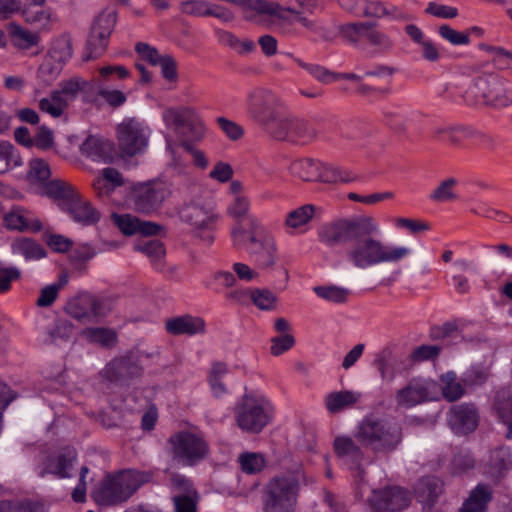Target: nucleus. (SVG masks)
I'll return each instance as SVG.
<instances>
[{
	"label": "nucleus",
	"mask_w": 512,
	"mask_h": 512,
	"mask_svg": "<svg viewBox=\"0 0 512 512\" xmlns=\"http://www.w3.org/2000/svg\"><path fill=\"white\" fill-rule=\"evenodd\" d=\"M339 5L349 13L366 18L363 21L340 26L341 36L353 45L365 43L368 46L365 48L367 59L380 53L384 39L382 25L384 5L380 1L367 0H339Z\"/></svg>",
	"instance_id": "obj_1"
},
{
	"label": "nucleus",
	"mask_w": 512,
	"mask_h": 512,
	"mask_svg": "<svg viewBox=\"0 0 512 512\" xmlns=\"http://www.w3.org/2000/svg\"><path fill=\"white\" fill-rule=\"evenodd\" d=\"M246 229L237 223L231 230L232 245L244 250L259 269H271L278 259L275 237L268 232L256 217L248 218Z\"/></svg>",
	"instance_id": "obj_2"
},
{
	"label": "nucleus",
	"mask_w": 512,
	"mask_h": 512,
	"mask_svg": "<svg viewBox=\"0 0 512 512\" xmlns=\"http://www.w3.org/2000/svg\"><path fill=\"white\" fill-rule=\"evenodd\" d=\"M152 473L124 469L107 474L94 492L95 501L102 506H116L127 502L144 484L150 482Z\"/></svg>",
	"instance_id": "obj_3"
},
{
	"label": "nucleus",
	"mask_w": 512,
	"mask_h": 512,
	"mask_svg": "<svg viewBox=\"0 0 512 512\" xmlns=\"http://www.w3.org/2000/svg\"><path fill=\"white\" fill-rule=\"evenodd\" d=\"M236 426L243 432L260 433L273 419V407L262 396L243 395L233 407Z\"/></svg>",
	"instance_id": "obj_4"
},
{
	"label": "nucleus",
	"mask_w": 512,
	"mask_h": 512,
	"mask_svg": "<svg viewBox=\"0 0 512 512\" xmlns=\"http://www.w3.org/2000/svg\"><path fill=\"white\" fill-rule=\"evenodd\" d=\"M181 219L193 226L194 234L205 244L210 245L213 240L217 215L214 205L208 198L197 197L185 203L180 211Z\"/></svg>",
	"instance_id": "obj_5"
},
{
	"label": "nucleus",
	"mask_w": 512,
	"mask_h": 512,
	"mask_svg": "<svg viewBox=\"0 0 512 512\" xmlns=\"http://www.w3.org/2000/svg\"><path fill=\"white\" fill-rule=\"evenodd\" d=\"M168 446L172 459L183 466H194L209 453V445L203 436L189 431L171 435Z\"/></svg>",
	"instance_id": "obj_6"
},
{
	"label": "nucleus",
	"mask_w": 512,
	"mask_h": 512,
	"mask_svg": "<svg viewBox=\"0 0 512 512\" xmlns=\"http://www.w3.org/2000/svg\"><path fill=\"white\" fill-rule=\"evenodd\" d=\"M279 96L266 88H255L247 94V112L268 133L283 114Z\"/></svg>",
	"instance_id": "obj_7"
},
{
	"label": "nucleus",
	"mask_w": 512,
	"mask_h": 512,
	"mask_svg": "<svg viewBox=\"0 0 512 512\" xmlns=\"http://www.w3.org/2000/svg\"><path fill=\"white\" fill-rule=\"evenodd\" d=\"M297 476H276L267 484L265 489V512H292L299 492Z\"/></svg>",
	"instance_id": "obj_8"
},
{
	"label": "nucleus",
	"mask_w": 512,
	"mask_h": 512,
	"mask_svg": "<svg viewBox=\"0 0 512 512\" xmlns=\"http://www.w3.org/2000/svg\"><path fill=\"white\" fill-rule=\"evenodd\" d=\"M268 134L275 140L305 146L317 139L318 130L307 119L282 114Z\"/></svg>",
	"instance_id": "obj_9"
},
{
	"label": "nucleus",
	"mask_w": 512,
	"mask_h": 512,
	"mask_svg": "<svg viewBox=\"0 0 512 512\" xmlns=\"http://www.w3.org/2000/svg\"><path fill=\"white\" fill-rule=\"evenodd\" d=\"M375 229L372 218L361 217L353 220H340L323 227L319 237L320 240L329 245L345 243L355 240L356 237L370 234Z\"/></svg>",
	"instance_id": "obj_10"
},
{
	"label": "nucleus",
	"mask_w": 512,
	"mask_h": 512,
	"mask_svg": "<svg viewBox=\"0 0 512 512\" xmlns=\"http://www.w3.org/2000/svg\"><path fill=\"white\" fill-rule=\"evenodd\" d=\"M150 129L145 123L128 118L117 126L118 148L123 156H135L148 146Z\"/></svg>",
	"instance_id": "obj_11"
},
{
	"label": "nucleus",
	"mask_w": 512,
	"mask_h": 512,
	"mask_svg": "<svg viewBox=\"0 0 512 512\" xmlns=\"http://www.w3.org/2000/svg\"><path fill=\"white\" fill-rule=\"evenodd\" d=\"M112 306L113 301L109 297L81 293L68 301L65 311L78 321L91 322L107 315Z\"/></svg>",
	"instance_id": "obj_12"
},
{
	"label": "nucleus",
	"mask_w": 512,
	"mask_h": 512,
	"mask_svg": "<svg viewBox=\"0 0 512 512\" xmlns=\"http://www.w3.org/2000/svg\"><path fill=\"white\" fill-rule=\"evenodd\" d=\"M143 368L136 353L128 351L114 357L101 371L104 380L118 385H128L134 379L141 377Z\"/></svg>",
	"instance_id": "obj_13"
},
{
	"label": "nucleus",
	"mask_w": 512,
	"mask_h": 512,
	"mask_svg": "<svg viewBox=\"0 0 512 512\" xmlns=\"http://www.w3.org/2000/svg\"><path fill=\"white\" fill-rule=\"evenodd\" d=\"M333 450L339 459L357 470L355 476L357 483L355 496L359 500L363 499L362 489L365 486V481L361 465L364 460V452L361 444L349 435H338L334 438Z\"/></svg>",
	"instance_id": "obj_14"
},
{
	"label": "nucleus",
	"mask_w": 512,
	"mask_h": 512,
	"mask_svg": "<svg viewBox=\"0 0 512 512\" xmlns=\"http://www.w3.org/2000/svg\"><path fill=\"white\" fill-rule=\"evenodd\" d=\"M378 233L379 228L375 224V229L370 234L355 238L353 248L347 253L348 259L355 266L366 268L384 261V246L374 237Z\"/></svg>",
	"instance_id": "obj_15"
},
{
	"label": "nucleus",
	"mask_w": 512,
	"mask_h": 512,
	"mask_svg": "<svg viewBox=\"0 0 512 512\" xmlns=\"http://www.w3.org/2000/svg\"><path fill=\"white\" fill-rule=\"evenodd\" d=\"M276 11V13H272V17H276L281 21L279 24V31L287 37L296 36L298 31L293 26V20L290 15L295 16V21L299 22L304 28L318 34L325 41H331L333 37L331 36L330 31L320 25H317L314 20L308 19L307 17L302 15V12L297 9L295 6H289L287 8H281Z\"/></svg>",
	"instance_id": "obj_16"
},
{
	"label": "nucleus",
	"mask_w": 512,
	"mask_h": 512,
	"mask_svg": "<svg viewBox=\"0 0 512 512\" xmlns=\"http://www.w3.org/2000/svg\"><path fill=\"white\" fill-rule=\"evenodd\" d=\"M355 439L365 448L381 451L384 448V418L379 413L366 415L357 425Z\"/></svg>",
	"instance_id": "obj_17"
},
{
	"label": "nucleus",
	"mask_w": 512,
	"mask_h": 512,
	"mask_svg": "<svg viewBox=\"0 0 512 512\" xmlns=\"http://www.w3.org/2000/svg\"><path fill=\"white\" fill-rule=\"evenodd\" d=\"M170 191L163 182H150L136 187L133 191L134 209L142 213H151L157 210Z\"/></svg>",
	"instance_id": "obj_18"
},
{
	"label": "nucleus",
	"mask_w": 512,
	"mask_h": 512,
	"mask_svg": "<svg viewBox=\"0 0 512 512\" xmlns=\"http://www.w3.org/2000/svg\"><path fill=\"white\" fill-rule=\"evenodd\" d=\"M447 421L455 434L466 435L478 426V410L474 404L470 403L453 405L449 410Z\"/></svg>",
	"instance_id": "obj_19"
},
{
	"label": "nucleus",
	"mask_w": 512,
	"mask_h": 512,
	"mask_svg": "<svg viewBox=\"0 0 512 512\" xmlns=\"http://www.w3.org/2000/svg\"><path fill=\"white\" fill-rule=\"evenodd\" d=\"M76 457V452L71 449L64 450L55 456L47 457L39 471V476L43 478L47 474H52L58 478L71 477L70 471L73 469Z\"/></svg>",
	"instance_id": "obj_20"
},
{
	"label": "nucleus",
	"mask_w": 512,
	"mask_h": 512,
	"mask_svg": "<svg viewBox=\"0 0 512 512\" xmlns=\"http://www.w3.org/2000/svg\"><path fill=\"white\" fill-rule=\"evenodd\" d=\"M414 493L424 510H431L443 492V482L436 476L426 475L417 480Z\"/></svg>",
	"instance_id": "obj_21"
},
{
	"label": "nucleus",
	"mask_w": 512,
	"mask_h": 512,
	"mask_svg": "<svg viewBox=\"0 0 512 512\" xmlns=\"http://www.w3.org/2000/svg\"><path fill=\"white\" fill-rule=\"evenodd\" d=\"M62 210L67 212L74 221L83 225H93L100 219V213L78 192L68 202H64Z\"/></svg>",
	"instance_id": "obj_22"
},
{
	"label": "nucleus",
	"mask_w": 512,
	"mask_h": 512,
	"mask_svg": "<svg viewBox=\"0 0 512 512\" xmlns=\"http://www.w3.org/2000/svg\"><path fill=\"white\" fill-rule=\"evenodd\" d=\"M361 393L353 390L331 391L324 396L323 404L329 414L336 415L356 407Z\"/></svg>",
	"instance_id": "obj_23"
},
{
	"label": "nucleus",
	"mask_w": 512,
	"mask_h": 512,
	"mask_svg": "<svg viewBox=\"0 0 512 512\" xmlns=\"http://www.w3.org/2000/svg\"><path fill=\"white\" fill-rule=\"evenodd\" d=\"M165 328L169 334L174 336H193L205 332V321L201 317L185 314L167 319L165 322Z\"/></svg>",
	"instance_id": "obj_24"
},
{
	"label": "nucleus",
	"mask_w": 512,
	"mask_h": 512,
	"mask_svg": "<svg viewBox=\"0 0 512 512\" xmlns=\"http://www.w3.org/2000/svg\"><path fill=\"white\" fill-rule=\"evenodd\" d=\"M114 221L119 230L125 235L142 234L145 236L157 235L162 227L154 222L143 221L130 214L115 215Z\"/></svg>",
	"instance_id": "obj_25"
},
{
	"label": "nucleus",
	"mask_w": 512,
	"mask_h": 512,
	"mask_svg": "<svg viewBox=\"0 0 512 512\" xmlns=\"http://www.w3.org/2000/svg\"><path fill=\"white\" fill-rule=\"evenodd\" d=\"M432 399L429 383L410 381L404 388L398 390L396 401L399 406L413 407Z\"/></svg>",
	"instance_id": "obj_26"
},
{
	"label": "nucleus",
	"mask_w": 512,
	"mask_h": 512,
	"mask_svg": "<svg viewBox=\"0 0 512 512\" xmlns=\"http://www.w3.org/2000/svg\"><path fill=\"white\" fill-rule=\"evenodd\" d=\"M81 153L95 162L111 163L114 159V148L111 142L89 136L80 146Z\"/></svg>",
	"instance_id": "obj_27"
},
{
	"label": "nucleus",
	"mask_w": 512,
	"mask_h": 512,
	"mask_svg": "<svg viewBox=\"0 0 512 512\" xmlns=\"http://www.w3.org/2000/svg\"><path fill=\"white\" fill-rule=\"evenodd\" d=\"M493 491L486 484H478L469 494L459 512H486L488 503L492 500Z\"/></svg>",
	"instance_id": "obj_28"
},
{
	"label": "nucleus",
	"mask_w": 512,
	"mask_h": 512,
	"mask_svg": "<svg viewBox=\"0 0 512 512\" xmlns=\"http://www.w3.org/2000/svg\"><path fill=\"white\" fill-rule=\"evenodd\" d=\"M494 407L500 420L507 425L506 438L512 439V390L500 389L496 393Z\"/></svg>",
	"instance_id": "obj_29"
},
{
	"label": "nucleus",
	"mask_w": 512,
	"mask_h": 512,
	"mask_svg": "<svg viewBox=\"0 0 512 512\" xmlns=\"http://www.w3.org/2000/svg\"><path fill=\"white\" fill-rule=\"evenodd\" d=\"M321 162L312 158L294 160L289 167L291 174L303 181H318Z\"/></svg>",
	"instance_id": "obj_30"
},
{
	"label": "nucleus",
	"mask_w": 512,
	"mask_h": 512,
	"mask_svg": "<svg viewBox=\"0 0 512 512\" xmlns=\"http://www.w3.org/2000/svg\"><path fill=\"white\" fill-rule=\"evenodd\" d=\"M485 104L492 107H508L512 105V85L507 82L497 83L483 94Z\"/></svg>",
	"instance_id": "obj_31"
},
{
	"label": "nucleus",
	"mask_w": 512,
	"mask_h": 512,
	"mask_svg": "<svg viewBox=\"0 0 512 512\" xmlns=\"http://www.w3.org/2000/svg\"><path fill=\"white\" fill-rule=\"evenodd\" d=\"M412 500L408 489L397 486H386V512H401L406 509Z\"/></svg>",
	"instance_id": "obj_32"
},
{
	"label": "nucleus",
	"mask_w": 512,
	"mask_h": 512,
	"mask_svg": "<svg viewBox=\"0 0 512 512\" xmlns=\"http://www.w3.org/2000/svg\"><path fill=\"white\" fill-rule=\"evenodd\" d=\"M196 113L187 107L169 108L163 113L165 122L173 126L177 133H185L187 126H193L192 119Z\"/></svg>",
	"instance_id": "obj_33"
},
{
	"label": "nucleus",
	"mask_w": 512,
	"mask_h": 512,
	"mask_svg": "<svg viewBox=\"0 0 512 512\" xmlns=\"http://www.w3.org/2000/svg\"><path fill=\"white\" fill-rule=\"evenodd\" d=\"M41 193L47 197L59 201V206L62 209L64 202H68L70 198L76 193L74 188L62 180L47 181L42 186Z\"/></svg>",
	"instance_id": "obj_34"
},
{
	"label": "nucleus",
	"mask_w": 512,
	"mask_h": 512,
	"mask_svg": "<svg viewBox=\"0 0 512 512\" xmlns=\"http://www.w3.org/2000/svg\"><path fill=\"white\" fill-rule=\"evenodd\" d=\"M73 47L71 38L68 35H61L56 38L51 45L45 57L50 58L52 61L64 65L72 58Z\"/></svg>",
	"instance_id": "obj_35"
},
{
	"label": "nucleus",
	"mask_w": 512,
	"mask_h": 512,
	"mask_svg": "<svg viewBox=\"0 0 512 512\" xmlns=\"http://www.w3.org/2000/svg\"><path fill=\"white\" fill-rule=\"evenodd\" d=\"M14 254L25 257L26 260H37L46 256L44 248L31 238H17L11 244Z\"/></svg>",
	"instance_id": "obj_36"
},
{
	"label": "nucleus",
	"mask_w": 512,
	"mask_h": 512,
	"mask_svg": "<svg viewBox=\"0 0 512 512\" xmlns=\"http://www.w3.org/2000/svg\"><path fill=\"white\" fill-rule=\"evenodd\" d=\"M135 250L145 254L157 270L163 271L162 259L166 252L161 241L156 239L140 241L135 245Z\"/></svg>",
	"instance_id": "obj_37"
},
{
	"label": "nucleus",
	"mask_w": 512,
	"mask_h": 512,
	"mask_svg": "<svg viewBox=\"0 0 512 512\" xmlns=\"http://www.w3.org/2000/svg\"><path fill=\"white\" fill-rule=\"evenodd\" d=\"M4 224L10 230L25 231L32 229L38 231L41 229V223L38 220L30 221L19 208L13 209L4 216Z\"/></svg>",
	"instance_id": "obj_38"
},
{
	"label": "nucleus",
	"mask_w": 512,
	"mask_h": 512,
	"mask_svg": "<svg viewBox=\"0 0 512 512\" xmlns=\"http://www.w3.org/2000/svg\"><path fill=\"white\" fill-rule=\"evenodd\" d=\"M117 22V12L115 10H103L93 21L90 32L98 34V38H110L111 33Z\"/></svg>",
	"instance_id": "obj_39"
},
{
	"label": "nucleus",
	"mask_w": 512,
	"mask_h": 512,
	"mask_svg": "<svg viewBox=\"0 0 512 512\" xmlns=\"http://www.w3.org/2000/svg\"><path fill=\"white\" fill-rule=\"evenodd\" d=\"M10 36L15 47L22 50L30 49L38 45L40 35L22 28L20 25L12 23L10 25Z\"/></svg>",
	"instance_id": "obj_40"
},
{
	"label": "nucleus",
	"mask_w": 512,
	"mask_h": 512,
	"mask_svg": "<svg viewBox=\"0 0 512 512\" xmlns=\"http://www.w3.org/2000/svg\"><path fill=\"white\" fill-rule=\"evenodd\" d=\"M354 179L355 176L350 171L342 169L341 167L334 166L332 164L321 162L318 181L334 184L338 182L347 183L353 181Z\"/></svg>",
	"instance_id": "obj_41"
},
{
	"label": "nucleus",
	"mask_w": 512,
	"mask_h": 512,
	"mask_svg": "<svg viewBox=\"0 0 512 512\" xmlns=\"http://www.w3.org/2000/svg\"><path fill=\"white\" fill-rule=\"evenodd\" d=\"M82 335L88 342L107 348L113 347L117 342L116 332L109 328H86L83 330Z\"/></svg>",
	"instance_id": "obj_42"
},
{
	"label": "nucleus",
	"mask_w": 512,
	"mask_h": 512,
	"mask_svg": "<svg viewBox=\"0 0 512 512\" xmlns=\"http://www.w3.org/2000/svg\"><path fill=\"white\" fill-rule=\"evenodd\" d=\"M441 382L443 384L442 395L447 401H457L464 395L465 390L461 383L457 382V377L454 372H447L442 375Z\"/></svg>",
	"instance_id": "obj_43"
},
{
	"label": "nucleus",
	"mask_w": 512,
	"mask_h": 512,
	"mask_svg": "<svg viewBox=\"0 0 512 512\" xmlns=\"http://www.w3.org/2000/svg\"><path fill=\"white\" fill-rule=\"evenodd\" d=\"M63 66L45 57L37 70V78L44 86H50L60 75Z\"/></svg>",
	"instance_id": "obj_44"
},
{
	"label": "nucleus",
	"mask_w": 512,
	"mask_h": 512,
	"mask_svg": "<svg viewBox=\"0 0 512 512\" xmlns=\"http://www.w3.org/2000/svg\"><path fill=\"white\" fill-rule=\"evenodd\" d=\"M73 334V325L67 320H58L55 325L47 331L44 342L47 344H58L68 341Z\"/></svg>",
	"instance_id": "obj_45"
},
{
	"label": "nucleus",
	"mask_w": 512,
	"mask_h": 512,
	"mask_svg": "<svg viewBox=\"0 0 512 512\" xmlns=\"http://www.w3.org/2000/svg\"><path fill=\"white\" fill-rule=\"evenodd\" d=\"M315 206L306 204L287 214L285 225L291 228H298L307 224L313 217Z\"/></svg>",
	"instance_id": "obj_46"
},
{
	"label": "nucleus",
	"mask_w": 512,
	"mask_h": 512,
	"mask_svg": "<svg viewBox=\"0 0 512 512\" xmlns=\"http://www.w3.org/2000/svg\"><path fill=\"white\" fill-rule=\"evenodd\" d=\"M457 180L455 178H447L441 181L438 186L433 190L430 198L435 202H449L457 199L455 187Z\"/></svg>",
	"instance_id": "obj_47"
},
{
	"label": "nucleus",
	"mask_w": 512,
	"mask_h": 512,
	"mask_svg": "<svg viewBox=\"0 0 512 512\" xmlns=\"http://www.w3.org/2000/svg\"><path fill=\"white\" fill-rule=\"evenodd\" d=\"M50 174V167L44 160L37 158L30 161L27 178L31 183L43 186L49 179Z\"/></svg>",
	"instance_id": "obj_48"
},
{
	"label": "nucleus",
	"mask_w": 512,
	"mask_h": 512,
	"mask_svg": "<svg viewBox=\"0 0 512 512\" xmlns=\"http://www.w3.org/2000/svg\"><path fill=\"white\" fill-rule=\"evenodd\" d=\"M108 42L109 39L104 37L98 38V34L90 32L86 43V52L83 55V61L87 62L103 55L107 49Z\"/></svg>",
	"instance_id": "obj_49"
},
{
	"label": "nucleus",
	"mask_w": 512,
	"mask_h": 512,
	"mask_svg": "<svg viewBox=\"0 0 512 512\" xmlns=\"http://www.w3.org/2000/svg\"><path fill=\"white\" fill-rule=\"evenodd\" d=\"M511 464L509 452L504 449L495 450L490 457V472L496 477L500 478L504 471H506Z\"/></svg>",
	"instance_id": "obj_50"
},
{
	"label": "nucleus",
	"mask_w": 512,
	"mask_h": 512,
	"mask_svg": "<svg viewBox=\"0 0 512 512\" xmlns=\"http://www.w3.org/2000/svg\"><path fill=\"white\" fill-rule=\"evenodd\" d=\"M313 290L317 296L334 303L346 302L349 295L347 289L338 286H316Z\"/></svg>",
	"instance_id": "obj_51"
},
{
	"label": "nucleus",
	"mask_w": 512,
	"mask_h": 512,
	"mask_svg": "<svg viewBox=\"0 0 512 512\" xmlns=\"http://www.w3.org/2000/svg\"><path fill=\"white\" fill-rule=\"evenodd\" d=\"M300 67L305 69L312 77L323 84H330L335 81V72L330 71L324 66L318 64L305 63L300 59H296Z\"/></svg>",
	"instance_id": "obj_52"
},
{
	"label": "nucleus",
	"mask_w": 512,
	"mask_h": 512,
	"mask_svg": "<svg viewBox=\"0 0 512 512\" xmlns=\"http://www.w3.org/2000/svg\"><path fill=\"white\" fill-rule=\"evenodd\" d=\"M89 83L81 77H73L60 82L59 87L65 97L70 101L75 100L80 91H84Z\"/></svg>",
	"instance_id": "obj_53"
},
{
	"label": "nucleus",
	"mask_w": 512,
	"mask_h": 512,
	"mask_svg": "<svg viewBox=\"0 0 512 512\" xmlns=\"http://www.w3.org/2000/svg\"><path fill=\"white\" fill-rule=\"evenodd\" d=\"M239 462L241 464V469L248 474H255L260 472L265 465V461L262 455L257 453L241 454L239 457Z\"/></svg>",
	"instance_id": "obj_54"
},
{
	"label": "nucleus",
	"mask_w": 512,
	"mask_h": 512,
	"mask_svg": "<svg viewBox=\"0 0 512 512\" xmlns=\"http://www.w3.org/2000/svg\"><path fill=\"white\" fill-rule=\"evenodd\" d=\"M253 303L262 310H272L276 306L277 297L274 293L266 289H256L251 292Z\"/></svg>",
	"instance_id": "obj_55"
},
{
	"label": "nucleus",
	"mask_w": 512,
	"mask_h": 512,
	"mask_svg": "<svg viewBox=\"0 0 512 512\" xmlns=\"http://www.w3.org/2000/svg\"><path fill=\"white\" fill-rule=\"evenodd\" d=\"M295 345V338L291 333H286L271 339L270 353L279 356L290 350Z\"/></svg>",
	"instance_id": "obj_56"
},
{
	"label": "nucleus",
	"mask_w": 512,
	"mask_h": 512,
	"mask_svg": "<svg viewBox=\"0 0 512 512\" xmlns=\"http://www.w3.org/2000/svg\"><path fill=\"white\" fill-rule=\"evenodd\" d=\"M438 32L443 39L452 45H467L470 42V38L467 33L456 31L446 24L441 25Z\"/></svg>",
	"instance_id": "obj_57"
},
{
	"label": "nucleus",
	"mask_w": 512,
	"mask_h": 512,
	"mask_svg": "<svg viewBox=\"0 0 512 512\" xmlns=\"http://www.w3.org/2000/svg\"><path fill=\"white\" fill-rule=\"evenodd\" d=\"M199 496L195 494H179L173 497L176 512H197Z\"/></svg>",
	"instance_id": "obj_58"
},
{
	"label": "nucleus",
	"mask_w": 512,
	"mask_h": 512,
	"mask_svg": "<svg viewBox=\"0 0 512 512\" xmlns=\"http://www.w3.org/2000/svg\"><path fill=\"white\" fill-rule=\"evenodd\" d=\"M210 3L204 0H186L180 3L181 12L197 17L207 16Z\"/></svg>",
	"instance_id": "obj_59"
},
{
	"label": "nucleus",
	"mask_w": 512,
	"mask_h": 512,
	"mask_svg": "<svg viewBox=\"0 0 512 512\" xmlns=\"http://www.w3.org/2000/svg\"><path fill=\"white\" fill-rule=\"evenodd\" d=\"M39 508L30 501H0V512H38Z\"/></svg>",
	"instance_id": "obj_60"
},
{
	"label": "nucleus",
	"mask_w": 512,
	"mask_h": 512,
	"mask_svg": "<svg viewBox=\"0 0 512 512\" xmlns=\"http://www.w3.org/2000/svg\"><path fill=\"white\" fill-rule=\"evenodd\" d=\"M441 352V347L437 345H422L413 350L411 359L414 362H423L435 360Z\"/></svg>",
	"instance_id": "obj_61"
},
{
	"label": "nucleus",
	"mask_w": 512,
	"mask_h": 512,
	"mask_svg": "<svg viewBox=\"0 0 512 512\" xmlns=\"http://www.w3.org/2000/svg\"><path fill=\"white\" fill-rule=\"evenodd\" d=\"M459 332V325L456 321L446 322L441 326L433 327L430 331V337L433 340L452 337Z\"/></svg>",
	"instance_id": "obj_62"
},
{
	"label": "nucleus",
	"mask_w": 512,
	"mask_h": 512,
	"mask_svg": "<svg viewBox=\"0 0 512 512\" xmlns=\"http://www.w3.org/2000/svg\"><path fill=\"white\" fill-rule=\"evenodd\" d=\"M135 50L142 60L147 61L153 66H156L163 56L159 54L156 48L142 42L136 44Z\"/></svg>",
	"instance_id": "obj_63"
},
{
	"label": "nucleus",
	"mask_w": 512,
	"mask_h": 512,
	"mask_svg": "<svg viewBox=\"0 0 512 512\" xmlns=\"http://www.w3.org/2000/svg\"><path fill=\"white\" fill-rule=\"evenodd\" d=\"M157 65L161 67L162 76L166 80L175 81L177 79V64L172 56L163 55Z\"/></svg>",
	"instance_id": "obj_64"
}]
</instances>
